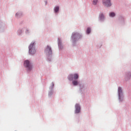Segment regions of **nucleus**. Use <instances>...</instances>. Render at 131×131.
<instances>
[{
  "label": "nucleus",
  "mask_w": 131,
  "mask_h": 131,
  "mask_svg": "<svg viewBox=\"0 0 131 131\" xmlns=\"http://www.w3.org/2000/svg\"><path fill=\"white\" fill-rule=\"evenodd\" d=\"M36 52V51L35 50V48L34 47V42L31 43L30 46H29V54H31V55H34Z\"/></svg>",
  "instance_id": "1"
},
{
  "label": "nucleus",
  "mask_w": 131,
  "mask_h": 131,
  "mask_svg": "<svg viewBox=\"0 0 131 131\" xmlns=\"http://www.w3.org/2000/svg\"><path fill=\"white\" fill-rule=\"evenodd\" d=\"M24 66L26 67L29 70L32 69V66L30 64V62L28 60H26L24 62Z\"/></svg>",
  "instance_id": "2"
},
{
  "label": "nucleus",
  "mask_w": 131,
  "mask_h": 131,
  "mask_svg": "<svg viewBox=\"0 0 131 131\" xmlns=\"http://www.w3.org/2000/svg\"><path fill=\"white\" fill-rule=\"evenodd\" d=\"M104 6L106 7H111V2L110 0H102Z\"/></svg>",
  "instance_id": "3"
},
{
  "label": "nucleus",
  "mask_w": 131,
  "mask_h": 131,
  "mask_svg": "<svg viewBox=\"0 0 131 131\" xmlns=\"http://www.w3.org/2000/svg\"><path fill=\"white\" fill-rule=\"evenodd\" d=\"M72 39L73 40L75 39V38H79V37H81V35L77 33H74L72 35Z\"/></svg>",
  "instance_id": "4"
},
{
  "label": "nucleus",
  "mask_w": 131,
  "mask_h": 131,
  "mask_svg": "<svg viewBox=\"0 0 131 131\" xmlns=\"http://www.w3.org/2000/svg\"><path fill=\"white\" fill-rule=\"evenodd\" d=\"M45 52L48 53L49 55H52V48L50 46H47Z\"/></svg>",
  "instance_id": "5"
},
{
  "label": "nucleus",
  "mask_w": 131,
  "mask_h": 131,
  "mask_svg": "<svg viewBox=\"0 0 131 131\" xmlns=\"http://www.w3.org/2000/svg\"><path fill=\"white\" fill-rule=\"evenodd\" d=\"M76 110L75 113H79L80 112V105L78 104H76Z\"/></svg>",
  "instance_id": "6"
},
{
  "label": "nucleus",
  "mask_w": 131,
  "mask_h": 131,
  "mask_svg": "<svg viewBox=\"0 0 131 131\" xmlns=\"http://www.w3.org/2000/svg\"><path fill=\"white\" fill-rule=\"evenodd\" d=\"M99 20L100 21H104V19H105V16H104V14L103 13H101L99 15Z\"/></svg>",
  "instance_id": "7"
},
{
  "label": "nucleus",
  "mask_w": 131,
  "mask_h": 131,
  "mask_svg": "<svg viewBox=\"0 0 131 131\" xmlns=\"http://www.w3.org/2000/svg\"><path fill=\"white\" fill-rule=\"evenodd\" d=\"M70 76H71V77H73V76H74V79H78V74H75L74 75H71Z\"/></svg>",
  "instance_id": "8"
},
{
  "label": "nucleus",
  "mask_w": 131,
  "mask_h": 131,
  "mask_svg": "<svg viewBox=\"0 0 131 131\" xmlns=\"http://www.w3.org/2000/svg\"><path fill=\"white\" fill-rule=\"evenodd\" d=\"M118 93H119V96L120 97V94L122 93V89L121 88H118Z\"/></svg>",
  "instance_id": "9"
},
{
  "label": "nucleus",
  "mask_w": 131,
  "mask_h": 131,
  "mask_svg": "<svg viewBox=\"0 0 131 131\" xmlns=\"http://www.w3.org/2000/svg\"><path fill=\"white\" fill-rule=\"evenodd\" d=\"M72 83L74 85H77L78 84V82L77 81H73Z\"/></svg>",
  "instance_id": "10"
},
{
  "label": "nucleus",
  "mask_w": 131,
  "mask_h": 131,
  "mask_svg": "<svg viewBox=\"0 0 131 131\" xmlns=\"http://www.w3.org/2000/svg\"><path fill=\"white\" fill-rule=\"evenodd\" d=\"M93 4L94 5H97L98 4V0H93Z\"/></svg>",
  "instance_id": "11"
},
{
  "label": "nucleus",
  "mask_w": 131,
  "mask_h": 131,
  "mask_svg": "<svg viewBox=\"0 0 131 131\" xmlns=\"http://www.w3.org/2000/svg\"><path fill=\"white\" fill-rule=\"evenodd\" d=\"M86 33H87L88 34H90V33H91V28H88L87 29Z\"/></svg>",
  "instance_id": "12"
},
{
  "label": "nucleus",
  "mask_w": 131,
  "mask_h": 131,
  "mask_svg": "<svg viewBox=\"0 0 131 131\" xmlns=\"http://www.w3.org/2000/svg\"><path fill=\"white\" fill-rule=\"evenodd\" d=\"M54 11L55 12V13H57V12H58V11H59V7L57 6L54 8Z\"/></svg>",
  "instance_id": "13"
},
{
  "label": "nucleus",
  "mask_w": 131,
  "mask_h": 131,
  "mask_svg": "<svg viewBox=\"0 0 131 131\" xmlns=\"http://www.w3.org/2000/svg\"><path fill=\"white\" fill-rule=\"evenodd\" d=\"M110 17H115V13L114 12H111L110 14Z\"/></svg>",
  "instance_id": "14"
},
{
  "label": "nucleus",
  "mask_w": 131,
  "mask_h": 131,
  "mask_svg": "<svg viewBox=\"0 0 131 131\" xmlns=\"http://www.w3.org/2000/svg\"><path fill=\"white\" fill-rule=\"evenodd\" d=\"M19 14L20 15L21 13H17L16 14V16L17 17H18V15H19Z\"/></svg>",
  "instance_id": "15"
}]
</instances>
